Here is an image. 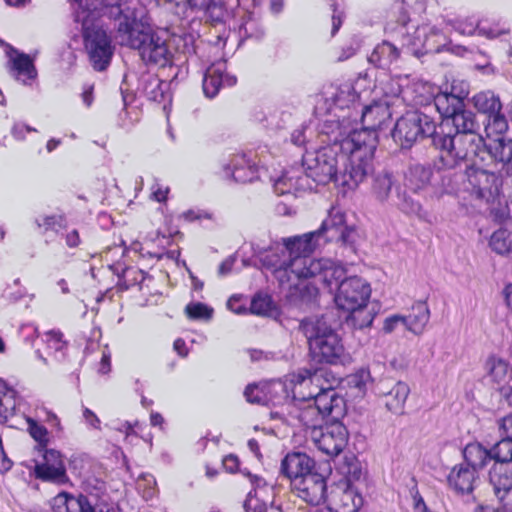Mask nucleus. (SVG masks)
<instances>
[{"instance_id": "nucleus-1", "label": "nucleus", "mask_w": 512, "mask_h": 512, "mask_svg": "<svg viewBox=\"0 0 512 512\" xmlns=\"http://www.w3.org/2000/svg\"><path fill=\"white\" fill-rule=\"evenodd\" d=\"M348 170L346 153L340 152L338 144L322 147L316 151L302 155V163L298 168H291L275 182L274 189L279 195L292 193L297 190L312 189L309 179L320 185L334 182L342 187L344 192L348 185L342 176Z\"/></svg>"}, {"instance_id": "nucleus-2", "label": "nucleus", "mask_w": 512, "mask_h": 512, "mask_svg": "<svg viewBox=\"0 0 512 512\" xmlns=\"http://www.w3.org/2000/svg\"><path fill=\"white\" fill-rule=\"evenodd\" d=\"M378 144L377 129L363 125L354 129L342 142L340 151H348V170L342 176L348 189H355L373 171V157Z\"/></svg>"}, {"instance_id": "nucleus-3", "label": "nucleus", "mask_w": 512, "mask_h": 512, "mask_svg": "<svg viewBox=\"0 0 512 512\" xmlns=\"http://www.w3.org/2000/svg\"><path fill=\"white\" fill-rule=\"evenodd\" d=\"M116 39L122 46L135 49L146 64L165 67L172 59L166 41L163 40L141 16L133 24H123L117 29Z\"/></svg>"}, {"instance_id": "nucleus-4", "label": "nucleus", "mask_w": 512, "mask_h": 512, "mask_svg": "<svg viewBox=\"0 0 512 512\" xmlns=\"http://www.w3.org/2000/svg\"><path fill=\"white\" fill-rule=\"evenodd\" d=\"M468 91L460 89L457 91L455 85L451 86L450 92H441L434 98V104L442 116L438 126V135L442 133H478L480 128L475 114L465 109L464 99Z\"/></svg>"}, {"instance_id": "nucleus-5", "label": "nucleus", "mask_w": 512, "mask_h": 512, "mask_svg": "<svg viewBox=\"0 0 512 512\" xmlns=\"http://www.w3.org/2000/svg\"><path fill=\"white\" fill-rule=\"evenodd\" d=\"M434 148L441 152V166L456 167L465 161H485L486 144L479 133H442L436 135Z\"/></svg>"}, {"instance_id": "nucleus-6", "label": "nucleus", "mask_w": 512, "mask_h": 512, "mask_svg": "<svg viewBox=\"0 0 512 512\" xmlns=\"http://www.w3.org/2000/svg\"><path fill=\"white\" fill-rule=\"evenodd\" d=\"M391 135L402 149H410L415 143L427 138L431 139L434 146L438 126L430 115L420 110H412L397 119Z\"/></svg>"}, {"instance_id": "nucleus-7", "label": "nucleus", "mask_w": 512, "mask_h": 512, "mask_svg": "<svg viewBox=\"0 0 512 512\" xmlns=\"http://www.w3.org/2000/svg\"><path fill=\"white\" fill-rule=\"evenodd\" d=\"M253 256L258 259L261 268L271 271L281 285L290 283L292 279L299 278V273L293 264L304 257L290 258L288 252L283 251V243L273 242L268 247L252 244Z\"/></svg>"}, {"instance_id": "nucleus-8", "label": "nucleus", "mask_w": 512, "mask_h": 512, "mask_svg": "<svg viewBox=\"0 0 512 512\" xmlns=\"http://www.w3.org/2000/svg\"><path fill=\"white\" fill-rule=\"evenodd\" d=\"M293 266L299 273V281L313 279L316 284L321 283L330 290L333 287L338 289L341 280L347 277L346 269L331 259L304 257L296 260Z\"/></svg>"}, {"instance_id": "nucleus-9", "label": "nucleus", "mask_w": 512, "mask_h": 512, "mask_svg": "<svg viewBox=\"0 0 512 512\" xmlns=\"http://www.w3.org/2000/svg\"><path fill=\"white\" fill-rule=\"evenodd\" d=\"M83 38L93 68L97 71L106 70L113 56L111 38L106 30L95 24L89 25L84 19Z\"/></svg>"}, {"instance_id": "nucleus-10", "label": "nucleus", "mask_w": 512, "mask_h": 512, "mask_svg": "<svg viewBox=\"0 0 512 512\" xmlns=\"http://www.w3.org/2000/svg\"><path fill=\"white\" fill-rule=\"evenodd\" d=\"M370 285L358 276L345 277L338 285L335 303L339 309L349 310L368 304Z\"/></svg>"}, {"instance_id": "nucleus-11", "label": "nucleus", "mask_w": 512, "mask_h": 512, "mask_svg": "<svg viewBox=\"0 0 512 512\" xmlns=\"http://www.w3.org/2000/svg\"><path fill=\"white\" fill-rule=\"evenodd\" d=\"M312 438L319 450L328 456L339 455L348 443V430L339 420H331L312 432Z\"/></svg>"}, {"instance_id": "nucleus-12", "label": "nucleus", "mask_w": 512, "mask_h": 512, "mask_svg": "<svg viewBox=\"0 0 512 512\" xmlns=\"http://www.w3.org/2000/svg\"><path fill=\"white\" fill-rule=\"evenodd\" d=\"M316 233L320 238L325 237V241L341 242L348 246H352L356 240L355 229L346 225L345 214L336 208L329 211L328 217L322 222Z\"/></svg>"}, {"instance_id": "nucleus-13", "label": "nucleus", "mask_w": 512, "mask_h": 512, "mask_svg": "<svg viewBox=\"0 0 512 512\" xmlns=\"http://www.w3.org/2000/svg\"><path fill=\"white\" fill-rule=\"evenodd\" d=\"M43 451V462L35 465L36 478L58 485L66 484L69 478L62 454L55 449L46 448Z\"/></svg>"}, {"instance_id": "nucleus-14", "label": "nucleus", "mask_w": 512, "mask_h": 512, "mask_svg": "<svg viewBox=\"0 0 512 512\" xmlns=\"http://www.w3.org/2000/svg\"><path fill=\"white\" fill-rule=\"evenodd\" d=\"M309 355L311 360L317 364H343L346 358L344 345L337 333L312 344Z\"/></svg>"}, {"instance_id": "nucleus-15", "label": "nucleus", "mask_w": 512, "mask_h": 512, "mask_svg": "<svg viewBox=\"0 0 512 512\" xmlns=\"http://www.w3.org/2000/svg\"><path fill=\"white\" fill-rule=\"evenodd\" d=\"M376 393L390 412L402 415L410 387L403 381L381 380L376 386Z\"/></svg>"}, {"instance_id": "nucleus-16", "label": "nucleus", "mask_w": 512, "mask_h": 512, "mask_svg": "<svg viewBox=\"0 0 512 512\" xmlns=\"http://www.w3.org/2000/svg\"><path fill=\"white\" fill-rule=\"evenodd\" d=\"M466 182L464 190L484 199L492 195L493 187L497 186L498 176L494 172L479 168L472 163L465 170Z\"/></svg>"}, {"instance_id": "nucleus-17", "label": "nucleus", "mask_w": 512, "mask_h": 512, "mask_svg": "<svg viewBox=\"0 0 512 512\" xmlns=\"http://www.w3.org/2000/svg\"><path fill=\"white\" fill-rule=\"evenodd\" d=\"M292 487L298 491V496L310 505H319L325 501L326 479L314 469L306 476L294 480Z\"/></svg>"}, {"instance_id": "nucleus-18", "label": "nucleus", "mask_w": 512, "mask_h": 512, "mask_svg": "<svg viewBox=\"0 0 512 512\" xmlns=\"http://www.w3.org/2000/svg\"><path fill=\"white\" fill-rule=\"evenodd\" d=\"M289 406L290 416L298 419L303 426L311 428L312 432L323 426L325 417L308 396L299 397L294 393Z\"/></svg>"}, {"instance_id": "nucleus-19", "label": "nucleus", "mask_w": 512, "mask_h": 512, "mask_svg": "<svg viewBox=\"0 0 512 512\" xmlns=\"http://www.w3.org/2000/svg\"><path fill=\"white\" fill-rule=\"evenodd\" d=\"M308 397L325 418L339 420L345 414V400L333 388L321 389L317 394L310 393Z\"/></svg>"}, {"instance_id": "nucleus-20", "label": "nucleus", "mask_w": 512, "mask_h": 512, "mask_svg": "<svg viewBox=\"0 0 512 512\" xmlns=\"http://www.w3.org/2000/svg\"><path fill=\"white\" fill-rule=\"evenodd\" d=\"M400 188L401 184L393 172L383 169L373 174L371 193L381 204L391 205Z\"/></svg>"}, {"instance_id": "nucleus-21", "label": "nucleus", "mask_w": 512, "mask_h": 512, "mask_svg": "<svg viewBox=\"0 0 512 512\" xmlns=\"http://www.w3.org/2000/svg\"><path fill=\"white\" fill-rule=\"evenodd\" d=\"M435 170L434 163H416L408 167L405 182L408 189L416 194H428L432 191V178Z\"/></svg>"}, {"instance_id": "nucleus-22", "label": "nucleus", "mask_w": 512, "mask_h": 512, "mask_svg": "<svg viewBox=\"0 0 512 512\" xmlns=\"http://www.w3.org/2000/svg\"><path fill=\"white\" fill-rule=\"evenodd\" d=\"M237 78L225 73V64L218 63L209 66L203 76L202 88L206 97L214 98L222 86H234Z\"/></svg>"}, {"instance_id": "nucleus-23", "label": "nucleus", "mask_w": 512, "mask_h": 512, "mask_svg": "<svg viewBox=\"0 0 512 512\" xmlns=\"http://www.w3.org/2000/svg\"><path fill=\"white\" fill-rule=\"evenodd\" d=\"M315 467V461L305 453L294 452L287 454L281 461L280 472L294 484V480L302 478Z\"/></svg>"}, {"instance_id": "nucleus-24", "label": "nucleus", "mask_w": 512, "mask_h": 512, "mask_svg": "<svg viewBox=\"0 0 512 512\" xmlns=\"http://www.w3.org/2000/svg\"><path fill=\"white\" fill-rule=\"evenodd\" d=\"M299 331L306 337L309 349L315 342L323 341L330 335L336 334L324 315L302 319L299 323Z\"/></svg>"}, {"instance_id": "nucleus-25", "label": "nucleus", "mask_w": 512, "mask_h": 512, "mask_svg": "<svg viewBox=\"0 0 512 512\" xmlns=\"http://www.w3.org/2000/svg\"><path fill=\"white\" fill-rule=\"evenodd\" d=\"M477 480L478 473L463 463L455 465L447 476L449 488L459 495L471 494Z\"/></svg>"}, {"instance_id": "nucleus-26", "label": "nucleus", "mask_w": 512, "mask_h": 512, "mask_svg": "<svg viewBox=\"0 0 512 512\" xmlns=\"http://www.w3.org/2000/svg\"><path fill=\"white\" fill-rule=\"evenodd\" d=\"M319 239L320 237L316 231L302 236L283 238V251L288 252V256L293 259L296 257H311L310 253L317 246Z\"/></svg>"}, {"instance_id": "nucleus-27", "label": "nucleus", "mask_w": 512, "mask_h": 512, "mask_svg": "<svg viewBox=\"0 0 512 512\" xmlns=\"http://www.w3.org/2000/svg\"><path fill=\"white\" fill-rule=\"evenodd\" d=\"M227 176H232L236 182L247 183L257 178V169L246 158V154H235L228 163L223 164Z\"/></svg>"}, {"instance_id": "nucleus-28", "label": "nucleus", "mask_w": 512, "mask_h": 512, "mask_svg": "<svg viewBox=\"0 0 512 512\" xmlns=\"http://www.w3.org/2000/svg\"><path fill=\"white\" fill-rule=\"evenodd\" d=\"M489 482L498 500H503L512 490V465L493 464L489 471Z\"/></svg>"}, {"instance_id": "nucleus-29", "label": "nucleus", "mask_w": 512, "mask_h": 512, "mask_svg": "<svg viewBox=\"0 0 512 512\" xmlns=\"http://www.w3.org/2000/svg\"><path fill=\"white\" fill-rule=\"evenodd\" d=\"M357 114L361 113L363 125H369V128L381 129L382 126L391 118V111L387 103L374 102L371 105L359 107Z\"/></svg>"}, {"instance_id": "nucleus-30", "label": "nucleus", "mask_w": 512, "mask_h": 512, "mask_svg": "<svg viewBox=\"0 0 512 512\" xmlns=\"http://www.w3.org/2000/svg\"><path fill=\"white\" fill-rule=\"evenodd\" d=\"M462 454L464 458L463 464L471 467L477 473L485 469L492 462L490 449L483 446L480 442L468 443L464 447Z\"/></svg>"}, {"instance_id": "nucleus-31", "label": "nucleus", "mask_w": 512, "mask_h": 512, "mask_svg": "<svg viewBox=\"0 0 512 512\" xmlns=\"http://www.w3.org/2000/svg\"><path fill=\"white\" fill-rule=\"evenodd\" d=\"M401 54V49L389 41L379 43L368 56L370 64L376 68L389 69L395 63Z\"/></svg>"}, {"instance_id": "nucleus-32", "label": "nucleus", "mask_w": 512, "mask_h": 512, "mask_svg": "<svg viewBox=\"0 0 512 512\" xmlns=\"http://www.w3.org/2000/svg\"><path fill=\"white\" fill-rule=\"evenodd\" d=\"M91 508L90 493L78 497L62 492L53 499V512H88Z\"/></svg>"}, {"instance_id": "nucleus-33", "label": "nucleus", "mask_w": 512, "mask_h": 512, "mask_svg": "<svg viewBox=\"0 0 512 512\" xmlns=\"http://www.w3.org/2000/svg\"><path fill=\"white\" fill-rule=\"evenodd\" d=\"M440 157L434 160V167L440 173V186L442 193L454 194L461 190L464 184L465 172L460 173L454 170L455 167H440Z\"/></svg>"}, {"instance_id": "nucleus-34", "label": "nucleus", "mask_w": 512, "mask_h": 512, "mask_svg": "<svg viewBox=\"0 0 512 512\" xmlns=\"http://www.w3.org/2000/svg\"><path fill=\"white\" fill-rule=\"evenodd\" d=\"M15 56H10V73L16 79L25 77L23 83L26 84V79H35L37 77V70L31 57L25 53H20L13 49Z\"/></svg>"}, {"instance_id": "nucleus-35", "label": "nucleus", "mask_w": 512, "mask_h": 512, "mask_svg": "<svg viewBox=\"0 0 512 512\" xmlns=\"http://www.w3.org/2000/svg\"><path fill=\"white\" fill-rule=\"evenodd\" d=\"M403 49L417 58H420L432 51L439 52V48L434 49L428 45V37L425 27H418L413 34L407 35Z\"/></svg>"}, {"instance_id": "nucleus-36", "label": "nucleus", "mask_w": 512, "mask_h": 512, "mask_svg": "<svg viewBox=\"0 0 512 512\" xmlns=\"http://www.w3.org/2000/svg\"><path fill=\"white\" fill-rule=\"evenodd\" d=\"M430 319V310L425 301L416 302L411 313L405 317V328L414 334H421Z\"/></svg>"}, {"instance_id": "nucleus-37", "label": "nucleus", "mask_w": 512, "mask_h": 512, "mask_svg": "<svg viewBox=\"0 0 512 512\" xmlns=\"http://www.w3.org/2000/svg\"><path fill=\"white\" fill-rule=\"evenodd\" d=\"M317 296L318 288L314 281H300L290 287L288 299L292 304L301 306L314 302Z\"/></svg>"}, {"instance_id": "nucleus-38", "label": "nucleus", "mask_w": 512, "mask_h": 512, "mask_svg": "<svg viewBox=\"0 0 512 512\" xmlns=\"http://www.w3.org/2000/svg\"><path fill=\"white\" fill-rule=\"evenodd\" d=\"M329 99L340 109H350L352 106L354 110L358 111V108L360 107V104L358 103L359 95L351 83H344L333 88Z\"/></svg>"}, {"instance_id": "nucleus-39", "label": "nucleus", "mask_w": 512, "mask_h": 512, "mask_svg": "<svg viewBox=\"0 0 512 512\" xmlns=\"http://www.w3.org/2000/svg\"><path fill=\"white\" fill-rule=\"evenodd\" d=\"M16 391L0 379V423H6L16 411Z\"/></svg>"}, {"instance_id": "nucleus-40", "label": "nucleus", "mask_w": 512, "mask_h": 512, "mask_svg": "<svg viewBox=\"0 0 512 512\" xmlns=\"http://www.w3.org/2000/svg\"><path fill=\"white\" fill-rule=\"evenodd\" d=\"M486 149L485 155L490 156L494 161L503 164L512 162V139L499 138L486 145Z\"/></svg>"}, {"instance_id": "nucleus-41", "label": "nucleus", "mask_w": 512, "mask_h": 512, "mask_svg": "<svg viewBox=\"0 0 512 512\" xmlns=\"http://www.w3.org/2000/svg\"><path fill=\"white\" fill-rule=\"evenodd\" d=\"M489 247L498 255L512 256V232L505 228L494 231L489 239Z\"/></svg>"}, {"instance_id": "nucleus-42", "label": "nucleus", "mask_w": 512, "mask_h": 512, "mask_svg": "<svg viewBox=\"0 0 512 512\" xmlns=\"http://www.w3.org/2000/svg\"><path fill=\"white\" fill-rule=\"evenodd\" d=\"M347 312H349V315L346 318V322L354 329L370 327L376 316L374 308H369L367 304L359 308L349 309Z\"/></svg>"}, {"instance_id": "nucleus-43", "label": "nucleus", "mask_w": 512, "mask_h": 512, "mask_svg": "<svg viewBox=\"0 0 512 512\" xmlns=\"http://www.w3.org/2000/svg\"><path fill=\"white\" fill-rule=\"evenodd\" d=\"M390 206L397 207L400 211L407 215H415L420 218L425 214L422 205L418 201H415L410 195H408L407 192L402 189V187L396 194V197Z\"/></svg>"}, {"instance_id": "nucleus-44", "label": "nucleus", "mask_w": 512, "mask_h": 512, "mask_svg": "<svg viewBox=\"0 0 512 512\" xmlns=\"http://www.w3.org/2000/svg\"><path fill=\"white\" fill-rule=\"evenodd\" d=\"M474 107L487 116L501 110V102L498 96L491 91L480 92L472 98Z\"/></svg>"}, {"instance_id": "nucleus-45", "label": "nucleus", "mask_w": 512, "mask_h": 512, "mask_svg": "<svg viewBox=\"0 0 512 512\" xmlns=\"http://www.w3.org/2000/svg\"><path fill=\"white\" fill-rule=\"evenodd\" d=\"M167 83L156 76H148L142 82V89L145 96L154 102L161 103L165 100Z\"/></svg>"}, {"instance_id": "nucleus-46", "label": "nucleus", "mask_w": 512, "mask_h": 512, "mask_svg": "<svg viewBox=\"0 0 512 512\" xmlns=\"http://www.w3.org/2000/svg\"><path fill=\"white\" fill-rule=\"evenodd\" d=\"M486 369L492 381L500 385L498 389L507 383L511 376L509 375L508 364L500 358L489 357L486 361Z\"/></svg>"}, {"instance_id": "nucleus-47", "label": "nucleus", "mask_w": 512, "mask_h": 512, "mask_svg": "<svg viewBox=\"0 0 512 512\" xmlns=\"http://www.w3.org/2000/svg\"><path fill=\"white\" fill-rule=\"evenodd\" d=\"M493 464H511L512 437L503 435V438L490 448Z\"/></svg>"}, {"instance_id": "nucleus-48", "label": "nucleus", "mask_w": 512, "mask_h": 512, "mask_svg": "<svg viewBox=\"0 0 512 512\" xmlns=\"http://www.w3.org/2000/svg\"><path fill=\"white\" fill-rule=\"evenodd\" d=\"M196 10L203 11L206 18L212 23H222L227 15V10L221 0H208L206 3L197 7Z\"/></svg>"}, {"instance_id": "nucleus-49", "label": "nucleus", "mask_w": 512, "mask_h": 512, "mask_svg": "<svg viewBox=\"0 0 512 512\" xmlns=\"http://www.w3.org/2000/svg\"><path fill=\"white\" fill-rule=\"evenodd\" d=\"M239 34L245 38L260 40L264 36V29L260 22L251 13L246 14L239 26Z\"/></svg>"}, {"instance_id": "nucleus-50", "label": "nucleus", "mask_w": 512, "mask_h": 512, "mask_svg": "<svg viewBox=\"0 0 512 512\" xmlns=\"http://www.w3.org/2000/svg\"><path fill=\"white\" fill-rule=\"evenodd\" d=\"M498 392L501 400L512 408V386L500 387ZM499 429L502 431V435L512 437V413L504 416L499 420Z\"/></svg>"}, {"instance_id": "nucleus-51", "label": "nucleus", "mask_w": 512, "mask_h": 512, "mask_svg": "<svg viewBox=\"0 0 512 512\" xmlns=\"http://www.w3.org/2000/svg\"><path fill=\"white\" fill-rule=\"evenodd\" d=\"M508 129L506 117L498 110L487 116L485 131L488 137L492 134H503Z\"/></svg>"}, {"instance_id": "nucleus-52", "label": "nucleus", "mask_w": 512, "mask_h": 512, "mask_svg": "<svg viewBox=\"0 0 512 512\" xmlns=\"http://www.w3.org/2000/svg\"><path fill=\"white\" fill-rule=\"evenodd\" d=\"M28 424V432L30 436L38 443L40 450L46 449L48 444V430L45 426L39 424L36 420L31 417L26 418Z\"/></svg>"}, {"instance_id": "nucleus-53", "label": "nucleus", "mask_w": 512, "mask_h": 512, "mask_svg": "<svg viewBox=\"0 0 512 512\" xmlns=\"http://www.w3.org/2000/svg\"><path fill=\"white\" fill-rule=\"evenodd\" d=\"M185 312L188 318L192 320L209 321L213 316V308L202 302H191L186 308Z\"/></svg>"}, {"instance_id": "nucleus-54", "label": "nucleus", "mask_w": 512, "mask_h": 512, "mask_svg": "<svg viewBox=\"0 0 512 512\" xmlns=\"http://www.w3.org/2000/svg\"><path fill=\"white\" fill-rule=\"evenodd\" d=\"M35 223L39 228L43 227L45 231L51 230L56 233H60L66 228L65 219L57 215L36 218Z\"/></svg>"}, {"instance_id": "nucleus-55", "label": "nucleus", "mask_w": 512, "mask_h": 512, "mask_svg": "<svg viewBox=\"0 0 512 512\" xmlns=\"http://www.w3.org/2000/svg\"><path fill=\"white\" fill-rule=\"evenodd\" d=\"M272 300L268 295L256 294L250 304V312L256 315H266L270 312Z\"/></svg>"}, {"instance_id": "nucleus-56", "label": "nucleus", "mask_w": 512, "mask_h": 512, "mask_svg": "<svg viewBox=\"0 0 512 512\" xmlns=\"http://www.w3.org/2000/svg\"><path fill=\"white\" fill-rule=\"evenodd\" d=\"M106 495L99 496L97 493H90L91 508L88 512H116L114 505L108 502Z\"/></svg>"}, {"instance_id": "nucleus-57", "label": "nucleus", "mask_w": 512, "mask_h": 512, "mask_svg": "<svg viewBox=\"0 0 512 512\" xmlns=\"http://www.w3.org/2000/svg\"><path fill=\"white\" fill-rule=\"evenodd\" d=\"M119 278H123L127 283L126 287H130L136 284H141L145 277L146 273L143 270L136 269L133 267H125L122 269V273L118 274Z\"/></svg>"}, {"instance_id": "nucleus-58", "label": "nucleus", "mask_w": 512, "mask_h": 512, "mask_svg": "<svg viewBox=\"0 0 512 512\" xmlns=\"http://www.w3.org/2000/svg\"><path fill=\"white\" fill-rule=\"evenodd\" d=\"M450 24L456 32L467 36L473 35L477 28V24L472 19L454 20Z\"/></svg>"}, {"instance_id": "nucleus-59", "label": "nucleus", "mask_w": 512, "mask_h": 512, "mask_svg": "<svg viewBox=\"0 0 512 512\" xmlns=\"http://www.w3.org/2000/svg\"><path fill=\"white\" fill-rule=\"evenodd\" d=\"M246 400L253 404H264L265 397L263 392L256 384H249L244 390Z\"/></svg>"}, {"instance_id": "nucleus-60", "label": "nucleus", "mask_w": 512, "mask_h": 512, "mask_svg": "<svg viewBox=\"0 0 512 512\" xmlns=\"http://www.w3.org/2000/svg\"><path fill=\"white\" fill-rule=\"evenodd\" d=\"M398 326L405 327V316L392 315L384 320L383 331L386 334L392 333Z\"/></svg>"}, {"instance_id": "nucleus-61", "label": "nucleus", "mask_w": 512, "mask_h": 512, "mask_svg": "<svg viewBox=\"0 0 512 512\" xmlns=\"http://www.w3.org/2000/svg\"><path fill=\"white\" fill-rule=\"evenodd\" d=\"M244 509L246 512H267V506L258 498L251 497L250 495L244 502Z\"/></svg>"}, {"instance_id": "nucleus-62", "label": "nucleus", "mask_w": 512, "mask_h": 512, "mask_svg": "<svg viewBox=\"0 0 512 512\" xmlns=\"http://www.w3.org/2000/svg\"><path fill=\"white\" fill-rule=\"evenodd\" d=\"M47 337L48 346L55 351H60L65 346L61 333L51 331L47 334Z\"/></svg>"}, {"instance_id": "nucleus-63", "label": "nucleus", "mask_w": 512, "mask_h": 512, "mask_svg": "<svg viewBox=\"0 0 512 512\" xmlns=\"http://www.w3.org/2000/svg\"><path fill=\"white\" fill-rule=\"evenodd\" d=\"M35 131V128H32L24 123H15L12 127L11 133L15 139L23 140L25 138V133Z\"/></svg>"}, {"instance_id": "nucleus-64", "label": "nucleus", "mask_w": 512, "mask_h": 512, "mask_svg": "<svg viewBox=\"0 0 512 512\" xmlns=\"http://www.w3.org/2000/svg\"><path fill=\"white\" fill-rule=\"evenodd\" d=\"M222 465L227 472L235 473L239 469L240 461L234 454H229L223 458Z\"/></svg>"}]
</instances>
